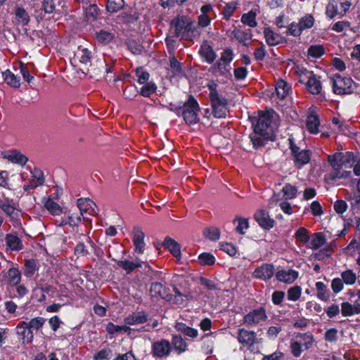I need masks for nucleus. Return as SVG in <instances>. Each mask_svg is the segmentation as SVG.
Masks as SVG:
<instances>
[{"instance_id":"nucleus-1","label":"nucleus","mask_w":360,"mask_h":360,"mask_svg":"<svg viewBox=\"0 0 360 360\" xmlns=\"http://www.w3.org/2000/svg\"><path fill=\"white\" fill-rule=\"evenodd\" d=\"M277 115L273 111L258 112V116L252 118L254 131L250 138L255 148L263 146L266 141L273 140L274 127L273 121Z\"/></svg>"},{"instance_id":"nucleus-2","label":"nucleus","mask_w":360,"mask_h":360,"mask_svg":"<svg viewBox=\"0 0 360 360\" xmlns=\"http://www.w3.org/2000/svg\"><path fill=\"white\" fill-rule=\"evenodd\" d=\"M209 89V98L212 106V113L216 118L225 117L228 112V101L222 95L218 84L214 81L207 85Z\"/></svg>"},{"instance_id":"nucleus-3","label":"nucleus","mask_w":360,"mask_h":360,"mask_svg":"<svg viewBox=\"0 0 360 360\" xmlns=\"http://www.w3.org/2000/svg\"><path fill=\"white\" fill-rule=\"evenodd\" d=\"M328 161L333 169L330 174L331 178L333 179H343L347 177L350 172L342 168L351 167L352 163L354 162V155L352 153H335L333 155H328Z\"/></svg>"},{"instance_id":"nucleus-4","label":"nucleus","mask_w":360,"mask_h":360,"mask_svg":"<svg viewBox=\"0 0 360 360\" xmlns=\"http://www.w3.org/2000/svg\"><path fill=\"white\" fill-rule=\"evenodd\" d=\"M178 114H181L187 124H195L200 120L198 113L200 107L193 96H189L188 100L181 108L177 110Z\"/></svg>"},{"instance_id":"nucleus-5","label":"nucleus","mask_w":360,"mask_h":360,"mask_svg":"<svg viewBox=\"0 0 360 360\" xmlns=\"http://www.w3.org/2000/svg\"><path fill=\"white\" fill-rule=\"evenodd\" d=\"M321 77L306 69L300 70L299 82L305 84L306 89L311 94L321 93L322 85Z\"/></svg>"},{"instance_id":"nucleus-6","label":"nucleus","mask_w":360,"mask_h":360,"mask_svg":"<svg viewBox=\"0 0 360 360\" xmlns=\"http://www.w3.org/2000/svg\"><path fill=\"white\" fill-rule=\"evenodd\" d=\"M330 82L335 94H350L353 92V80L349 77L336 74L330 79Z\"/></svg>"},{"instance_id":"nucleus-7","label":"nucleus","mask_w":360,"mask_h":360,"mask_svg":"<svg viewBox=\"0 0 360 360\" xmlns=\"http://www.w3.org/2000/svg\"><path fill=\"white\" fill-rule=\"evenodd\" d=\"M171 26L174 28V34L176 37L188 38L190 32H193V23L189 18L181 16L172 20Z\"/></svg>"},{"instance_id":"nucleus-8","label":"nucleus","mask_w":360,"mask_h":360,"mask_svg":"<svg viewBox=\"0 0 360 360\" xmlns=\"http://www.w3.org/2000/svg\"><path fill=\"white\" fill-rule=\"evenodd\" d=\"M90 68H86L85 69L82 67H79V69L84 73L89 74L91 77L96 78L97 80H99L105 72L109 73L112 71V67H108L103 60H98L93 65H90Z\"/></svg>"},{"instance_id":"nucleus-9","label":"nucleus","mask_w":360,"mask_h":360,"mask_svg":"<svg viewBox=\"0 0 360 360\" xmlns=\"http://www.w3.org/2000/svg\"><path fill=\"white\" fill-rule=\"evenodd\" d=\"M290 150L295 160V166L297 169H301L304 165L307 164L311 158V153L309 150H301L299 147L296 146L289 139Z\"/></svg>"},{"instance_id":"nucleus-10","label":"nucleus","mask_w":360,"mask_h":360,"mask_svg":"<svg viewBox=\"0 0 360 360\" xmlns=\"http://www.w3.org/2000/svg\"><path fill=\"white\" fill-rule=\"evenodd\" d=\"M266 309L263 307L250 311L244 316L243 321L247 326H255L267 319Z\"/></svg>"},{"instance_id":"nucleus-11","label":"nucleus","mask_w":360,"mask_h":360,"mask_svg":"<svg viewBox=\"0 0 360 360\" xmlns=\"http://www.w3.org/2000/svg\"><path fill=\"white\" fill-rule=\"evenodd\" d=\"M254 219L259 226L265 230H270L275 224L274 219L271 218L269 212L263 209L255 212Z\"/></svg>"},{"instance_id":"nucleus-12","label":"nucleus","mask_w":360,"mask_h":360,"mask_svg":"<svg viewBox=\"0 0 360 360\" xmlns=\"http://www.w3.org/2000/svg\"><path fill=\"white\" fill-rule=\"evenodd\" d=\"M274 266L272 264L264 263L255 269L252 276L257 279L269 281L274 276Z\"/></svg>"},{"instance_id":"nucleus-13","label":"nucleus","mask_w":360,"mask_h":360,"mask_svg":"<svg viewBox=\"0 0 360 360\" xmlns=\"http://www.w3.org/2000/svg\"><path fill=\"white\" fill-rule=\"evenodd\" d=\"M256 333L245 328L238 330L237 340L240 344L248 348L252 347L256 342Z\"/></svg>"},{"instance_id":"nucleus-14","label":"nucleus","mask_w":360,"mask_h":360,"mask_svg":"<svg viewBox=\"0 0 360 360\" xmlns=\"http://www.w3.org/2000/svg\"><path fill=\"white\" fill-rule=\"evenodd\" d=\"M4 241L7 251L19 252L23 249L22 241L16 233L6 234Z\"/></svg>"},{"instance_id":"nucleus-15","label":"nucleus","mask_w":360,"mask_h":360,"mask_svg":"<svg viewBox=\"0 0 360 360\" xmlns=\"http://www.w3.org/2000/svg\"><path fill=\"white\" fill-rule=\"evenodd\" d=\"M134 250L139 254H143L145 250V233L140 227H134L131 232Z\"/></svg>"},{"instance_id":"nucleus-16","label":"nucleus","mask_w":360,"mask_h":360,"mask_svg":"<svg viewBox=\"0 0 360 360\" xmlns=\"http://www.w3.org/2000/svg\"><path fill=\"white\" fill-rule=\"evenodd\" d=\"M14 18L13 23L16 26H27L30 21V17L27 11L22 6H16L13 10Z\"/></svg>"},{"instance_id":"nucleus-17","label":"nucleus","mask_w":360,"mask_h":360,"mask_svg":"<svg viewBox=\"0 0 360 360\" xmlns=\"http://www.w3.org/2000/svg\"><path fill=\"white\" fill-rule=\"evenodd\" d=\"M0 209L10 218L11 221L17 219L18 213L12 200L0 198Z\"/></svg>"},{"instance_id":"nucleus-18","label":"nucleus","mask_w":360,"mask_h":360,"mask_svg":"<svg viewBox=\"0 0 360 360\" xmlns=\"http://www.w3.org/2000/svg\"><path fill=\"white\" fill-rule=\"evenodd\" d=\"M16 333L23 344H29L33 340L32 331L27 326V322L20 321L16 327Z\"/></svg>"},{"instance_id":"nucleus-19","label":"nucleus","mask_w":360,"mask_h":360,"mask_svg":"<svg viewBox=\"0 0 360 360\" xmlns=\"http://www.w3.org/2000/svg\"><path fill=\"white\" fill-rule=\"evenodd\" d=\"M276 279L285 283H292L298 277V272L293 269H281L275 274Z\"/></svg>"},{"instance_id":"nucleus-20","label":"nucleus","mask_w":360,"mask_h":360,"mask_svg":"<svg viewBox=\"0 0 360 360\" xmlns=\"http://www.w3.org/2000/svg\"><path fill=\"white\" fill-rule=\"evenodd\" d=\"M233 37L240 44L248 46V41H250L252 37V31L249 29L245 30L241 27H235L232 31Z\"/></svg>"},{"instance_id":"nucleus-21","label":"nucleus","mask_w":360,"mask_h":360,"mask_svg":"<svg viewBox=\"0 0 360 360\" xmlns=\"http://www.w3.org/2000/svg\"><path fill=\"white\" fill-rule=\"evenodd\" d=\"M171 351V345L168 340H162L160 342H154L153 345V352L155 356L162 357L167 356Z\"/></svg>"},{"instance_id":"nucleus-22","label":"nucleus","mask_w":360,"mask_h":360,"mask_svg":"<svg viewBox=\"0 0 360 360\" xmlns=\"http://www.w3.org/2000/svg\"><path fill=\"white\" fill-rule=\"evenodd\" d=\"M91 52L87 49H79L75 53L73 60L76 66H86L90 63Z\"/></svg>"},{"instance_id":"nucleus-23","label":"nucleus","mask_w":360,"mask_h":360,"mask_svg":"<svg viewBox=\"0 0 360 360\" xmlns=\"http://www.w3.org/2000/svg\"><path fill=\"white\" fill-rule=\"evenodd\" d=\"M199 54L207 63H212L217 55L207 41H204L199 50Z\"/></svg>"},{"instance_id":"nucleus-24","label":"nucleus","mask_w":360,"mask_h":360,"mask_svg":"<svg viewBox=\"0 0 360 360\" xmlns=\"http://www.w3.org/2000/svg\"><path fill=\"white\" fill-rule=\"evenodd\" d=\"M148 321V315L144 311H136L129 314L124 319L126 324L136 325L146 322Z\"/></svg>"},{"instance_id":"nucleus-25","label":"nucleus","mask_w":360,"mask_h":360,"mask_svg":"<svg viewBox=\"0 0 360 360\" xmlns=\"http://www.w3.org/2000/svg\"><path fill=\"white\" fill-rule=\"evenodd\" d=\"M163 245L168 249L169 252L175 257H179L181 255L180 245L170 237H166Z\"/></svg>"},{"instance_id":"nucleus-26","label":"nucleus","mask_w":360,"mask_h":360,"mask_svg":"<svg viewBox=\"0 0 360 360\" xmlns=\"http://www.w3.org/2000/svg\"><path fill=\"white\" fill-rule=\"evenodd\" d=\"M44 176L43 172L38 169H34L32 172V178L29 181L30 187L31 188H36L37 187L41 186L44 183Z\"/></svg>"},{"instance_id":"nucleus-27","label":"nucleus","mask_w":360,"mask_h":360,"mask_svg":"<svg viewBox=\"0 0 360 360\" xmlns=\"http://www.w3.org/2000/svg\"><path fill=\"white\" fill-rule=\"evenodd\" d=\"M264 35L266 42L269 46L278 45L281 41V37L279 34H275L270 27H266L264 30Z\"/></svg>"},{"instance_id":"nucleus-28","label":"nucleus","mask_w":360,"mask_h":360,"mask_svg":"<svg viewBox=\"0 0 360 360\" xmlns=\"http://www.w3.org/2000/svg\"><path fill=\"white\" fill-rule=\"evenodd\" d=\"M152 297L166 298L168 295L166 288L160 283H153L150 290Z\"/></svg>"},{"instance_id":"nucleus-29","label":"nucleus","mask_w":360,"mask_h":360,"mask_svg":"<svg viewBox=\"0 0 360 360\" xmlns=\"http://www.w3.org/2000/svg\"><path fill=\"white\" fill-rule=\"evenodd\" d=\"M21 274L17 268H11L6 273L7 283L11 285H16L20 282Z\"/></svg>"},{"instance_id":"nucleus-30","label":"nucleus","mask_w":360,"mask_h":360,"mask_svg":"<svg viewBox=\"0 0 360 360\" xmlns=\"http://www.w3.org/2000/svg\"><path fill=\"white\" fill-rule=\"evenodd\" d=\"M275 89L277 96L281 99H283L288 94L290 86L285 81L279 80L276 84Z\"/></svg>"},{"instance_id":"nucleus-31","label":"nucleus","mask_w":360,"mask_h":360,"mask_svg":"<svg viewBox=\"0 0 360 360\" xmlns=\"http://www.w3.org/2000/svg\"><path fill=\"white\" fill-rule=\"evenodd\" d=\"M320 122L317 115H309L307 118L306 125L310 133L316 134L319 131Z\"/></svg>"},{"instance_id":"nucleus-32","label":"nucleus","mask_w":360,"mask_h":360,"mask_svg":"<svg viewBox=\"0 0 360 360\" xmlns=\"http://www.w3.org/2000/svg\"><path fill=\"white\" fill-rule=\"evenodd\" d=\"M3 77L5 82L13 88H19L20 86V77L15 76L9 70H6L3 72Z\"/></svg>"},{"instance_id":"nucleus-33","label":"nucleus","mask_w":360,"mask_h":360,"mask_svg":"<svg viewBox=\"0 0 360 360\" xmlns=\"http://www.w3.org/2000/svg\"><path fill=\"white\" fill-rule=\"evenodd\" d=\"M326 242V237L322 233H316L312 235L310 245L309 247L313 250H316L322 247Z\"/></svg>"},{"instance_id":"nucleus-34","label":"nucleus","mask_w":360,"mask_h":360,"mask_svg":"<svg viewBox=\"0 0 360 360\" xmlns=\"http://www.w3.org/2000/svg\"><path fill=\"white\" fill-rule=\"evenodd\" d=\"M297 338H300V342L304 349L307 350L311 347L314 342V336L311 333H299Z\"/></svg>"},{"instance_id":"nucleus-35","label":"nucleus","mask_w":360,"mask_h":360,"mask_svg":"<svg viewBox=\"0 0 360 360\" xmlns=\"http://www.w3.org/2000/svg\"><path fill=\"white\" fill-rule=\"evenodd\" d=\"M77 207L80 210V215L84 216V214L90 212L93 205H95L93 201L89 198H79L77 200Z\"/></svg>"},{"instance_id":"nucleus-36","label":"nucleus","mask_w":360,"mask_h":360,"mask_svg":"<svg viewBox=\"0 0 360 360\" xmlns=\"http://www.w3.org/2000/svg\"><path fill=\"white\" fill-rule=\"evenodd\" d=\"M8 159L11 162L18 164L21 166L25 165L28 160V158L25 155L16 150L11 152V153L8 156Z\"/></svg>"},{"instance_id":"nucleus-37","label":"nucleus","mask_w":360,"mask_h":360,"mask_svg":"<svg viewBox=\"0 0 360 360\" xmlns=\"http://www.w3.org/2000/svg\"><path fill=\"white\" fill-rule=\"evenodd\" d=\"M176 329L191 338H196L198 336V330L193 328L187 326L185 323H177L175 326Z\"/></svg>"},{"instance_id":"nucleus-38","label":"nucleus","mask_w":360,"mask_h":360,"mask_svg":"<svg viewBox=\"0 0 360 360\" xmlns=\"http://www.w3.org/2000/svg\"><path fill=\"white\" fill-rule=\"evenodd\" d=\"M117 265L124 269L127 274L132 272L134 269L141 267L139 262H134L129 260L117 261Z\"/></svg>"},{"instance_id":"nucleus-39","label":"nucleus","mask_w":360,"mask_h":360,"mask_svg":"<svg viewBox=\"0 0 360 360\" xmlns=\"http://www.w3.org/2000/svg\"><path fill=\"white\" fill-rule=\"evenodd\" d=\"M316 288L317 290V297L323 300L328 301L330 298L328 290L326 285L323 282H317L316 283Z\"/></svg>"},{"instance_id":"nucleus-40","label":"nucleus","mask_w":360,"mask_h":360,"mask_svg":"<svg viewBox=\"0 0 360 360\" xmlns=\"http://www.w3.org/2000/svg\"><path fill=\"white\" fill-rule=\"evenodd\" d=\"M241 22L250 27H255L257 25L256 13L252 11L244 13L241 17Z\"/></svg>"},{"instance_id":"nucleus-41","label":"nucleus","mask_w":360,"mask_h":360,"mask_svg":"<svg viewBox=\"0 0 360 360\" xmlns=\"http://www.w3.org/2000/svg\"><path fill=\"white\" fill-rule=\"evenodd\" d=\"M172 343L178 354L184 352L186 349L187 345L183 338L179 335H174Z\"/></svg>"},{"instance_id":"nucleus-42","label":"nucleus","mask_w":360,"mask_h":360,"mask_svg":"<svg viewBox=\"0 0 360 360\" xmlns=\"http://www.w3.org/2000/svg\"><path fill=\"white\" fill-rule=\"evenodd\" d=\"M44 207L53 215H59L62 213V208L51 198L46 200Z\"/></svg>"},{"instance_id":"nucleus-43","label":"nucleus","mask_w":360,"mask_h":360,"mask_svg":"<svg viewBox=\"0 0 360 360\" xmlns=\"http://www.w3.org/2000/svg\"><path fill=\"white\" fill-rule=\"evenodd\" d=\"M124 6V0H108L106 4V8L109 12L116 13L121 10Z\"/></svg>"},{"instance_id":"nucleus-44","label":"nucleus","mask_w":360,"mask_h":360,"mask_svg":"<svg viewBox=\"0 0 360 360\" xmlns=\"http://www.w3.org/2000/svg\"><path fill=\"white\" fill-rule=\"evenodd\" d=\"M144 85L141 88L139 91L140 94L144 97H148L155 92L157 86L155 83L150 82L143 84Z\"/></svg>"},{"instance_id":"nucleus-45","label":"nucleus","mask_w":360,"mask_h":360,"mask_svg":"<svg viewBox=\"0 0 360 360\" xmlns=\"http://www.w3.org/2000/svg\"><path fill=\"white\" fill-rule=\"evenodd\" d=\"M314 18L311 14H306L299 21L302 30L312 27L314 25Z\"/></svg>"},{"instance_id":"nucleus-46","label":"nucleus","mask_w":360,"mask_h":360,"mask_svg":"<svg viewBox=\"0 0 360 360\" xmlns=\"http://www.w3.org/2000/svg\"><path fill=\"white\" fill-rule=\"evenodd\" d=\"M236 221H238V222L236 228V231L240 234H245V231L249 228L248 219L240 217H236L233 220V222H235Z\"/></svg>"},{"instance_id":"nucleus-47","label":"nucleus","mask_w":360,"mask_h":360,"mask_svg":"<svg viewBox=\"0 0 360 360\" xmlns=\"http://www.w3.org/2000/svg\"><path fill=\"white\" fill-rule=\"evenodd\" d=\"M341 277L343 282L347 285H353L356 280V274L350 269L342 272Z\"/></svg>"},{"instance_id":"nucleus-48","label":"nucleus","mask_w":360,"mask_h":360,"mask_svg":"<svg viewBox=\"0 0 360 360\" xmlns=\"http://www.w3.org/2000/svg\"><path fill=\"white\" fill-rule=\"evenodd\" d=\"M204 235L210 240H217L220 237V231L217 227H208L205 229Z\"/></svg>"},{"instance_id":"nucleus-49","label":"nucleus","mask_w":360,"mask_h":360,"mask_svg":"<svg viewBox=\"0 0 360 360\" xmlns=\"http://www.w3.org/2000/svg\"><path fill=\"white\" fill-rule=\"evenodd\" d=\"M295 238L297 241L305 244L309 240V236L307 230L304 227H300L295 233Z\"/></svg>"},{"instance_id":"nucleus-50","label":"nucleus","mask_w":360,"mask_h":360,"mask_svg":"<svg viewBox=\"0 0 360 360\" xmlns=\"http://www.w3.org/2000/svg\"><path fill=\"white\" fill-rule=\"evenodd\" d=\"M96 37L99 42L104 44L109 43L114 38V35L112 33H110L105 30H101L100 32H96Z\"/></svg>"},{"instance_id":"nucleus-51","label":"nucleus","mask_w":360,"mask_h":360,"mask_svg":"<svg viewBox=\"0 0 360 360\" xmlns=\"http://www.w3.org/2000/svg\"><path fill=\"white\" fill-rule=\"evenodd\" d=\"M282 192L283 193L285 199H293L297 193V188L296 186L288 184L283 188Z\"/></svg>"},{"instance_id":"nucleus-52","label":"nucleus","mask_w":360,"mask_h":360,"mask_svg":"<svg viewBox=\"0 0 360 360\" xmlns=\"http://www.w3.org/2000/svg\"><path fill=\"white\" fill-rule=\"evenodd\" d=\"M324 53V48L321 45H312L308 49V56L312 58H320Z\"/></svg>"},{"instance_id":"nucleus-53","label":"nucleus","mask_w":360,"mask_h":360,"mask_svg":"<svg viewBox=\"0 0 360 360\" xmlns=\"http://www.w3.org/2000/svg\"><path fill=\"white\" fill-rule=\"evenodd\" d=\"M106 330L110 334H115L122 331L127 332L130 330V328L127 326H116L110 322L106 326Z\"/></svg>"},{"instance_id":"nucleus-54","label":"nucleus","mask_w":360,"mask_h":360,"mask_svg":"<svg viewBox=\"0 0 360 360\" xmlns=\"http://www.w3.org/2000/svg\"><path fill=\"white\" fill-rule=\"evenodd\" d=\"M301 292L302 289L300 286L291 287L288 290V299L291 301H297L300 299Z\"/></svg>"},{"instance_id":"nucleus-55","label":"nucleus","mask_w":360,"mask_h":360,"mask_svg":"<svg viewBox=\"0 0 360 360\" xmlns=\"http://www.w3.org/2000/svg\"><path fill=\"white\" fill-rule=\"evenodd\" d=\"M112 356V350L109 348H105L100 350L96 353L94 356V360H110Z\"/></svg>"},{"instance_id":"nucleus-56","label":"nucleus","mask_w":360,"mask_h":360,"mask_svg":"<svg viewBox=\"0 0 360 360\" xmlns=\"http://www.w3.org/2000/svg\"><path fill=\"white\" fill-rule=\"evenodd\" d=\"M136 77L138 78V82L143 84L146 82H148L150 75L148 72L145 71L143 68H137L135 70Z\"/></svg>"},{"instance_id":"nucleus-57","label":"nucleus","mask_w":360,"mask_h":360,"mask_svg":"<svg viewBox=\"0 0 360 360\" xmlns=\"http://www.w3.org/2000/svg\"><path fill=\"white\" fill-rule=\"evenodd\" d=\"M199 262L202 265H212L215 262L214 257L210 254L204 252L199 255L198 257Z\"/></svg>"},{"instance_id":"nucleus-58","label":"nucleus","mask_w":360,"mask_h":360,"mask_svg":"<svg viewBox=\"0 0 360 360\" xmlns=\"http://www.w3.org/2000/svg\"><path fill=\"white\" fill-rule=\"evenodd\" d=\"M46 319L42 317H36L32 319L30 322L27 323V326L32 329L39 330L44 324Z\"/></svg>"},{"instance_id":"nucleus-59","label":"nucleus","mask_w":360,"mask_h":360,"mask_svg":"<svg viewBox=\"0 0 360 360\" xmlns=\"http://www.w3.org/2000/svg\"><path fill=\"white\" fill-rule=\"evenodd\" d=\"M302 30L300 26V23L292 22L288 27L286 32L287 34L292 35L293 37H299L302 34Z\"/></svg>"},{"instance_id":"nucleus-60","label":"nucleus","mask_w":360,"mask_h":360,"mask_svg":"<svg viewBox=\"0 0 360 360\" xmlns=\"http://www.w3.org/2000/svg\"><path fill=\"white\" fill-rule=\"evenodd\" d=\"M237 7V4L235 2H230L225 5L223 8L222 13L226 19H229L234 13Z\"/></svg>"},{"instance_id":"nucleus-61","label":"nucleus","mask_w":360,"mask_h":360,"mask_svg":"<svg viewBox=\"0 0 360 360\" xmlns=\"http://www.w3.org/2000/svg\"><path fill=\"white\" fill-rule=\"evenodd\" d=\"M337 14H339L337 4L335 1L329 2L326 6V15L330 19H333Z\"/></svg>"},{"instance_id":"nucleus-62","label":"nucleus","mask_w":360,"mask_h":360,"mask_svg":"<svg viewBox=\"0 0 360 360\" xmlns=\"http://www.w3.org/2000/svg\"><path fill=\"white\" fill-rule=\"evenodd\" d=\"M290 347L291 353L295 357L300 356L302 352V346L300 342L291 341Z\"/></svg>"},{"instance_id":"nucleus-63","label":"nucleus","mask_w":360,"mask_h":360,"mask_svg":"<svg viewBox=\"0 0 360 360\" xmlns=\"http://www.w3.org/2000/svg\"><path fill=\"white\" fill-rule=\"evenodd\" d=\"M340 311L342 315L345 317L354 315L353 305L348 302H344L341 304Z\"/></svg>"},{"instance_id":"nucleus-64","label":"nucleus","mask_w":360,"mask_h":360,"mask_svg":"<svg viewBox=\"0 0 360 360\" xmlns=\"http://www.w3.org/2000/svg\"><path fill=\"white\" fill-rule=\"evenodd\" d=\"M333 208L338 214L344 213L347 209V204L343 200H338L334 202Z\"/></svg>"}]
</instances>
